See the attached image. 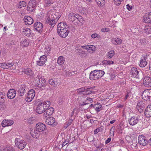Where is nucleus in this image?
I'll use <instances>...</instances> for the list:
<instances>
[{"label": "nucleus", "mask_w": 151, "mask_h": 151, "mask_svg": "<svg viewBox=\"0 0 151 151\" xmlns=\"http://www.w3.org/2000/svg\"><path fill=\"white\" fill-rule=\"evenodd\" d=\"M146 57L144 56L143 59H141L140 61L139 66L141 67H144L147 65L146 61Z\"/></svg>", "instance_id": "obj_25"}, {"label": "nucleus", "mask_w": 151, "mask_h": 151, "mask_svg": "<svg viewBox=\"0 0 151 151\" xmlns=\"http://www.w3.org/2000/svg\"><path fill=\"white\" fill-rule=\"evenodd\" d=\"M50 105V102L47 101L39 103L37 106L36 109V112L38 114H42L47 110Z\"/></svg>", "instance_id": "obj_1"}, {"label": "nucleus", "mask_w": 151, "mask_h": 151, "mask_svg": "<svg viewBox=\"0 0 151 151\" xmlns=\"http://www.w3.org/2000/svg\"><path fill=\"white\" fill-rule=\"evenodd\" d=\"M86 89V87H82L79 89H78L77 90V91L78 93H81L82 92H85Z\"/></svg>", "instance_id": "obj_47"}, {"label": "nucleus", "mask_w": 151, "mask_h": 151, "mask_svg": "<svg viewBox=\"0 0 151 151\" xmlns=\"http://www.w3.org/2000/svg\"><path fill=\"white\" fill-rule=\"evenodd\" d=\"M28 5L35 9L37 5V2L35 0H31L28 3Z\"/></svg>", "instance_id": "obj_34"}, {"label": "nucleus", "mask_w": 151, "mask_h": 151, "mask_svg": "<svg viewBox=\"0 0 151 151\" xmlns=\"http://www.w3.org/2000/svg\"><path fill=\"white\" fill-rule=\"evenodd\" d=\"M14 150L13 148L10 147H8L5 149V151H13Z\"/></svg>", "instance_id": "obj_56"}, {"label": "nucleus", "mask_w": 151, "mask_h": 151, "mask_svg": "<svg viewBox=\"0 0 151 151\" xmlns=\"http://www.w3.org/2000/svg\"><path fill=\"white\" fill-rule=\"evenodd\" d=\"M143 83L146 87H149L151 86V76H146L143 79Z\"/></svg>", "instance_id": "obj_6"}, {"label": "nucleus", "mask_w": 151, "mask_h": 151, "mask_svg": "<svg viewBox=\"0 0 151 151\" xmlns=\"http://www.w3.org/2000/svg\"><path fill=\"white\" fill-rule=\"evenodd\" d=\"M37 130H32L30 132L31 135L34 138L37 139L39 138L40 136V133L37 132Z\"/></svg>", "instance_id": "obj_26"}, {"label": "nucleus", "mask_w": 151, "mask_h": 151, "mask_svg": "<svg viewBox=\"0 0 151 151\" xmlns=\"http://www.w3.org/2000/svg\"><path fill=\"white\" fill-rule=\"evenodd\" d=\"M16 91L14 89H11L8 92L7 97L10 99H14L15 96Z\"/></svg>", "instance_id": "obj_15"}, {"label": "nucleus", "mask_w": 151, "mask_h": 151, "mask_svg": "<svg viewBox=\"0 0 151 151\" xmlns=\"http://www.w3.org/2000/svg\"><path fill=\"white\" fill-rule=\"evenodd\" d=\"M14 65V63H6V65L7 67V69H8L9 68H10L13 66Z\"/></svg>", "instance_id": "obj_53"}, {"label": "nucleus", "mask_w": 151, "mask_h": 151, "mask_svg": "<svg viewBox=\"0 0 151 151\" xmlns=\"http://www.w3.org/2000/svg\"><path fill=\"white\" fill-rule=\"evenodd\" d=\"M26 3L25 1H22L19 2V4L18 5V7L19 8H21L23 7H25L26 6Z\"/></svg>", "instance_id": "obj_40"}, {"label": "nucleus", "mask_w": 151, "mask_h": 151, "mask_svg": "<svg viewBox=\"0 0 151 151\" xmlns=\"http://www.w3.org/2000/svg\"><path fill=\"white\" fill-rule=\"evenodd\" d=\"M65 61L63 57L62 56L59 57L58 59L57 62L60 65L63 64Z\"/></svg>", "instance_id": "obj_35"}, {"label": "nucleus", "mask_w": 151, "mask_h": 151, "mask_svg": "<svg viewBox=\"0 0 151 151\" xmlns=\"http://www.w3.org/2000/svg\"><path fill=\"white\" fill-rule=\"evenodd\" d=\"M105 74L104 71L98 70L91 71L90 73V78L91 80H96L101 78Z\"/></svg>", "instance_id": "obj_2"}, {"label": "nucleus", "mask_w": 151, "mask_h": 151, "mask_svg": "<svg viewBox=\"0 0 151 151\" xmlns=\"http://www.w3.org/2000/svg\"><path fill=\"white\" fill-rule=\"evenodd\" d=\"M114 1L115 4L116 5L119 6L121 4L122 0H114Z\"/></svg>", "instance_id": "obj_49"}, {"label": "nucleus", "mask_w": 151, "mask_h": 151, "mask_svg": "<svg viewBox=\"0 0 151 151\" xmlns=\"http://www.w3.org/2000/svg\"><path fill=\"white\" fill-rule=\"evenodd\" d=\"M145 115L147 117L151 116V105H148L145 109L144 111Z\"/></svg>", "instance_id": "obj_23"}, {"label": "nucleus", "mask_w": 151, "mask_h": 151, "mask_svg": "<svg viewBox=\"0 0 151 151\" xmlns=\"http://www.w3.org/2000/svg\"><path fill=\"white\" fill-rule=\"evenodd\" d=\"M81 47L82 48L85 49L88 51L89 50V52H91V51L94 52L96 50V47L93 45L81 46Z\"/></svg>", "instance_id": "obj_24"}, {"label": "nucleus", "mask_w": 151, "mask_h": 151, "mask_svg": "<svg viewBox=\"0 0 151 151\" xmlns=\"http://www.w3.org/2000/svg\"><path fill=\"white\" fill-rule=\"evenodd\" d=\"M79 112L78 108V107H75L73 109L72 112L71 117H72L73 115H76L78 114Z\"/></svg>", "instance_id": "obj_39"}, {"label": "nucleus", "mask_w": 151, "mask_h": 151, "mask_svg": "<svg viewBox=\"0 0 151 151\" xmlns=\"http://www.w3.org/2000/svg\"><path fill=\"white\" fill-rule=\"evenodd\" d=\"M72 121H73V119H70L68 120V121L66 123V124L68 125V126H69V125H70L71 124Z\"/></svg>", "instance_id": "obj_59"}, {"label": "nucleus", "mask_w": 151, "mask_h": 151, "mask_svg": "<svg viewBox=\"0 0 151 151\" xmlns=\"http://www.w3.org/2000/svg\"><path fill=\"white\" fill-rule=\"evenodd\" d=\"M5 95H4L3 93L1 92H0V103L1 104L4 103V96Z\"/></svg>", "instance_id": "obj_43"}, {"label": "nucleus", "mask_w": 151, "mask_h": 151, "mask_svg": "<svg viewBox=\"0 0 151 151\" xmlns=\"http://www.w3.org/2000/svg\"><path fill=\"white\" fill-rule=\"evenodd\" d=\"M39 78V82L40 84H39V85L40 84V86L41 87V86L42 87H47L48 86V85L46 83V81L44 79V78H41L40 79Z\"/></svg>", "instance_id": "obj_28"}, {"label": "nucleus", "mask_w": 151, "mask_h": 151, "mask_svg": "<svg viewBox=\"0 0 151 151\" xmlns=\"http://www.w3.org/2000/svg\"><path fill=\"white\" fill-rule=\"evenodd\" d=\"M139 121V119L137 116H132L129 119V122L131 125H134L137 124Z\"/></svg>", "instance_id": "obj_12"}, {"label": "nucleus", "mask_w": 151, "mask_h": 151, "mask_svg": "<svg viewBox=\"0 0 151 151\" xmlns=\"http://www.w3.org/2000/svg\"><path fill=\"white\" fill-rule=\"evenodd\" d=\"M45 122L47 124L51 126L55 127L57 123L55 122V119L53 117H49L46 119Z\"/></svg>", "instance_id": "obj_8"}, {"label": "nucleus", "mask_w": 151, "mask_h": 151, "mask_svg": "<svg viewBox=\"0 0 151 151\" xmlns=\"http://www.w3.org/2000/svg\"><path fill=\"white\" fill-rule=\"evenodd\" d=\"M127 7L128 10L129 11L131 10L132 9V6H130L129 4H127Z\"/></svg>", "instance_id": "obj_62"}, {"label": "nucleus", "mask_w": 151, "mask_h": 151, "mask_svg": "<svg viewBox=\"0 0 151 151\" xmlns=\"http://www.w3.org/2000/svg\"><path fill=\"white\" fill-rule=\"evenodd\" d=\"M138 142L139 144L143 146L146 145L148 143L145 137L142 135L139 136Z\"/></svg>", "instance_id": "obj_11"}, {"label": "nucleus", "mask_w": 151, "mask_h": 151, "mask_svg": "<svg viewBox=\"0 0 151 151\" xmlns=\"http://www.w3.org/2000/svg\"><path fill=\"white\" fill-rule=\"evenodd\" d=\"M36 129L38 132H42L46 129V125L44 124L39 122L36 124Z\"/></svg>", "instance_id": "obj_10"}, {"label": "nucleus", "mask_w": 151, "mask_h": 151, "mask_svg": "<svg viewBox=\"0 0 151 151\" xmlns=\"http://www.w3.org/2000/svg\"><path fill=\"white\" fill-rule=\"evenodd\" d=\"M148 143L147 144H149L151 146V137L150 139L147 141Z\"/></svg>", "instance_id": "obj_64"}, {"label": "nucleus", "mask_w": 151, "mask_h": 151, "mask_svg": "<svg viewBox=\"0 0 151 151\" xmlns=\"http://www.w3.org/2000/svg\"><path fill=\"white\" fill-rule=\"evenodd\" d=\"M102 63L105 65H110L114 64V62L112 60H104L103 61Z\"/></svg>", "instance_id": "obj_38"}, {"label": "nucleus", "mask_w": 151, "mask_h": 151, "mask_svg": "<svg viewBox=\"0 0 151 151\" xmlns=\"http://www.w3.org/2000/svg\"><path fill=\"white\" fill-rule=\"evenodd\" d=\"M49 83L51 85L53 86L54 87H56L58 85V83L52 79H50L49 81Z\"/></svg>", "instance_id": "obj_36"}, {"label": "nucleus", "mask_w": 151, "mask_h": 151, "mask_svg": "<svg viewBox=\"0 0 151 151\" xmlns=\"http://www.w3.org/2000/svg\"><path fill=\"white\" fill-rule=\"evenodd\" d=\"M78 21H79V19H77L76 18L74 20H73V24H76L78 23Z\"/></svg>", "instance_id": "obj_57"}, {"label": "nucleus", "mask_w": 151, "mask_h": 151, "mask_svg": "<svg viewBox=\"0 0 151 151\" xmlns=\"http://www.w3.org/2000/svg\"><path fill=\"white\" fill-rule=\"evenodd\" d=\"M46 22L47 24H49L50 25L55 24L56 21L54 19H51L50 17L47 18L46 19Z\"/></svg>", "instance_id": "obj_27"}, {"label": "nucleus", "mask_w": 151, "mask_h": 151, "mask_svg": "<svg viewBox=\"0 0 151 151\" xmlns=\"http://www.w3.org/2000/svg\"><path fill=\"white\" fill-rule=\"evenodd\" d=\"M91 88H87L86 87V89H85V93L84 94H85L86 95H89L91 94L92 92V91L90 90Z\"/></svg>", "instance_id": "obj_46"}, {"label": "nucleus", "mask_w": 151, "mask_h": 151, "mask_svg": "<svg viewBox=\"0 0 151 151\" xmlns=\"http://www.w3.org/2000/svg\"><path fill=\"white\" fill-rule=\"evenodd\" d=\"M97 4L99 5H103L104 4L105 1L104 0H95Z\"/></svg>", "instance_id": "obj_45"}, {"label": "nucleus", "mask_w": 151, "mask_h": 151, "mask_svg": "<svg viewBox=\"0 0 151 151\" xmlns=\"http://www.w3.org/2000/svg\"><path fill=\"white\" fill-rule=\"evenodd\" d=\"M53 3V2L52 0H46L45 1V7H49Z\"/></svg>", "instance_id": "obj_41"}, {"label": "nucleus", "mask_w": 151, "mask_h": 151, "mask_svg": "<svg viewBox=\"0 0 151 151\" xmlns=\"http://www.w3.org/2000/svg\"><path fill=\"white\" fill-rule=\"evenodd\" d=\"M35 9L33 8L32 6H29L28 4L27 6V10L29 11V12H32Z\"/></svg>", "instance_id": "obj_48"}, {"label": "nucleus", "mask_w": 151, "mask_h": 151, "mask_svg": "<svg viewBox=\"0 0 151 151\" xmlns=\"http://www.w3.org/2000/svg\"><path fill=\"white\" fill-rule=\"evenodd\" d=\"M139 71L137 70V69L135 67H132L130 71V73L133 77L136 78H139Z\"/></svg>", "instance_id": "obj_17"}, {"label": "nucleus", "mask_w": 151, "mask_h": 151, "mask_svg": "<svg viewBox=\"0 0 151 151\" xmlns=\"http://www.w3.org/2000/svg\"><path fill=\"white\" fill-rule=\"evenodd\" d=\"M24 20L26 24L30 25L33 22V20L32 18L28 16H25L24 17Z\"/></svg>", "instance_id": "obj_21"}, {"label": "nucleus", "mask_w": 151, "mask_h": 151, "mask_svg": "<svg viewBox=\"0 0 151 151\" xmlns=\"http://www.w3.org/2000/svg\"><path fill=\"white\" fill-rule=\"evenodd\" d=\"M144 31L147 33H150L151 32V28L148 25H145L144 29Z\"/></svg>", "instance_id": "obj_37"}, {"label": "nucleus", "mask_w": 151, "mask_h": 151, "mask_svg": "<svg viewBox=\"0 0 151 151\" xmlns=\"http://www.w3.org/2000/svg\"><path fill=\"white\" fill-rule=\"evenodd\" d=\"M100 131V128H98L96 129L94 131V133L95 134H96L98 133V132Z\"/></svg>", "instance_id": "obj_58"}, {"label": "nucleus", "mask_w": 151, "mask_h": 151, "mask_svg": "<svg viewBox=\"0 0 151 151\" xmlns=\"http://www.w3.org/2000/svg\"><path fill=\"white\" fill-rule=\"evenodd\" d=\"M69 142L67 140H65L62 144V147H64Z\"/></svg>", "instance_id": "obj_60"}, {"label": "nucleus", "mask_w": 151, "mask_h": 151, "mask_svg": "<svg viewBox=\"0 0 151 151\" xmlns=\"http://www.w3.org/2000/svg\"><path fill=\"white\" fill-rule=\"evenodd\" d=\"M101 31L103 32H107L109 31V29L108 28H104L101 29Z\"/></svg>", "instance_id": "obj_54"}, {"label": "nucleus", "mask_w": 151, "mask_h": 151, "mask_svg": "<svg viewBox=\"0 0 151 151\" xmlns=\"http://www.w3.org/2000/svg\"><path fill=\"white\" fill-rule=\"evenodd\" d=\"M23 32L25 35L29 37L31 35V30L29 28H24L23 29Z\"/></svg>", "instance_id": "obj_33"}, {"label": "nucleus", "mask_w": 151, "mask_h": 151, "mask_svg": "<svg viewBox=\"0 0 151 151\" xmlns=\"http://www.w3.org/2000/svg\"><path fill=\"white\" fill-rule=\"evenodd\" d=\"M111 140V137H109L105 141V143L106 144H107L110 142Z\"/></svg>", "instance_id": "obj_61"}, {"label": "nucleus", "mask_w": 151, "mask_h": 151, "mask_svg": "<svg viewBox=\"0 0 151 151\" xmlns=\"http://www.w3.org/2000/svg\"><path fill=\"white\" fill-rule=\"evenodd\" d=\"M26 86L24 85H21L18 91V94L20 96H22L26 92Z\"/></svg>", "instance_id": "obj_16"}, {"label": "nucleus", "mask_w": 151, "mask_h": 151, "mask_svg": "<svg viewBox=\"0 0 151 151\" xmlns=\"http://www.w3.org/2000/svg\"><path fill=\"white\" fill-rule=\"evenodd\" d=\"M68 28H69V27L66 22H62L58 24L57 30L61 31V29H68Z\"/></svg>", "instance_id": "obj_19"}, {"label": "nucleus", "mask_w": 151, "mask_h": 151, "mask_svg": "<svg viewBox=\"0 0 151 151\" xmlns=\"http://www.w3.org/2000/svg\"><path fill=\"white\" fill-rule=\"evenodd\" d=\"M21 45L22 46L27 47L29 43L27 41V40H24L21 42Z\"/></svg>", "instance_id": "obj_44"}, {"label": "nucleus", "mask_w": 151, "mask_h": 151, "mask_svg": "<svg viewBox=\"0 0 151 151\" xmlns=\"http://www.w3.org/2000/svg\"><path fill=\"white\" fill-rule=\"evenodd\" d=\"M115 54L114 51L113 50H111L108 52L106 54V57L109 58H111L113 56H114Z\"/></svg>", "instance_id": "obj_32"}, {"label": "nucleus", "mask_w": 151, "mask_h": 151, "mask_svg": "<svg viewBox=\"0 0 151 151\" xmlns=\"http://www.w3.org/2000/svg\"><path fill=\"white\" fill-rule=\"evenodd\" d=\"M43 27V24L40 22H36L34 24V28L35 30L39 33L42 32Z\"/></svg>", "instance_id": "obj_9"}, {"label": "nucleus", "mask_w": 151, "mask_h": 151, "mask_svg": "<svg viewBox=\"0 0 151 151\" xmlns=\"http://www.w3.org/2000/svg\"><path fill=\"white\" fill-rule=\"evenodd\" d=\"M14 123L13 121L11 120L4 119L1 122V125L3 127L11 126Z\"/></svg>", "instance_id": "obj_18"}, {"label": "nucleus", "mask_w": 151, "mask_h": 151, "mask_svg": "<svg viewBox=\"0 0 151 151\" xmlns=\"http://www.w3.org/2000/svg\"><path fill=\"white\" fill-rule=\"evenodd\" d=\"M68 29H61V31L57 30V31L61 37L65 38L67 36L69 33V31Z\"/></svg>", "instance_id": "obj_13"}, {"label": "nucleus", "mask_w": 151, "mask_h": 151, "mask_svg": "<svg viewBox=\"0 0 151 151\" xmlns=\"http://www.w3.org/2000/svg\"><path fill=\"white\" fill-rule=\"evenodd\" d=\"M47 58L46 55H44L40 56L39 60L37 61V65L39 66L43 65L47 61Z\"/></svg>", "instance_id": "obj_7"}, {"label": "nucleus", "mask_w": 151, "mask_h": 151, "mask_svg": "<svg viewBox=\"0 0 151 151\" xmlns=\"http://www.w3.org/2000/svg\"><path fill=\"white\" fill-rule=\"evenodd\" d=\"M0 66L3 68L7 69L6 63H3L0 64Z\"/></svg>", "instance_id": "obj_50"}, {"label": "nucleus", "mask_w": 151, "mask_h": 151, "mask_svg": "<svg viewBox=\"0 0 151 151\" xmlns=\"http://www.w3.org/2000/svg\"><path fill=\"white\" fill-rule=\"evenodd\" d=\"M142 98L146 101H149L151 99V89H146L143 92Z\"/></svg>", "instance_id": "obj_4"}, {"label": "nucleus", "mask_w": 151, "mask_h": 151, "mask_svg": "<svg viewBox=\"0 0 151 151\" xmlns=\"http://www.w3.org/2000/svg\"><path fill=\"white\" fill-rule=\"evenodd\" d=\"M131 93L129 92H127L126 93V94L125 96V98L124 99V100H126L127 99H128L129 97L131 96Z\"/></svg>", "instance_id": "obj_52"}, {"label": "nucleus", "mask_w": 151, "mask_h": 151, "mask_svg": "<svg viewBox=\"0 0 151 151\" xmlns=\"http://www.w3.org/2000/svg\"><path fill=\"white\" fill-rule=\"evenodd\" d=\"M109 75L110 76L111 78H114L115 77V75L114 74L111 73H109Z\"/></svg>", "instance_id": "obj_63"}, {"label": "nucleus", "mask_w": 151, "mask_h": 151, "mask_svg": "<svg viewBox=\"0 0 151 151\" xmlns=\"http://www.w3.org/2000/svg\"><path fill=\"white\" fill-rule=\"evenodd\" d=\"M143 21L146 23H151V12L145 15L144 16Z\"/></svg>", "instance_id": "obj_20"}, {"label": "nucleus", "mask_w": 151, "mask_h": 151, "mask_svg": "<svg viewBox=\"0 0 151 151\" xmlns=\"http://www.w3.org/2000/svg\"><path fill=\"white\" fill-rule=\"evenodd\" d=\"M35 91L33 89L30 90L27 94L26 101L27 102H30L32 101L35 96Z\"/></svg>", "instance_id": "obj_5"}, {"label": "nucleus", "mask_w": 151, "mask_h": 151, "mask_svg": "<svg viewBox=\"0 0 151 151\" xmlns=\"http://www.w3.org/2000/svg\"><path fill=\"white\" fill-rule=\"evenodd\" d=\"M28 122L30 124H34V123L35 122V121L34 120L33 118H31L29 119L28 120Z\"/></svg>", "instance_id": "obj_51"}, {"label": "nucleus", "mask_w": 151, "mask_h": 151, "mask_svg": "<svg viewBox=\"0 0 151 151\" xmlns=\"http://www.w3.org/2000/svg\"><path fill=\"white\" fill-rule=\"evenodd\" d=\"M136 108H137L139 112L142 113L143 112L145 108V105L143 101H138L136 106Z\"/></svg>", "instance_id": "obj_14"}, {"label": "nucleus", "mask_w": 151, "mask_h": 151, "mask_svg": "<svg viewBox=\"0 0 151 151\" xmlns=\"http://www.w3.org/2000/svg\"><path fill=\"white\" fill-rule=\"evenodd\" d=\"M15 144L16 147L21 150L23 149L27 145V143L25 141L17 138H15Z\"/></svg>", "instance_id": "obj_3"}, {"label": "nucleus", "mask_w": 151, "mask_h": 151, "mask_svg": "<svg viewBox=\"0 0 151 151\" xmlns=\"http://www.w3.org/2000/svg\"><path fill=\"white\" fill-rule=\"evenodd\" d=\"M102 106L101 104L99 103H97L93 106V108L97 112H99L101 110V108Z\"/></svg>", "instance_id": "obj_31"}, {"label": "nucleus", "mask_w": 151, "mask_h": 151, "mask_svg": "<svg viewBox=\"0 0 151 151\" xmlns=\"http://www.w3.org/2000/svg\"><path fill=\"white\" fill-rule=\"evenodd\" d=\"M47 109L46 111L43 114V116L45 118L47 117V116L51 115L54 112V109L52 107H50Z\"/></svg>", "instance_id": "obj_22"}, {"label": "nucleus", "mask_w": 151, "mask_h": 151, "mask_svg": "<svg viewBox=\"0 0 151 151\" xmlns=\"http://www.w3.org/2000/svg\"><path fill=\"white\" fill-rule=\"evenodd\" d=\"M76 18L75 17L74 14L73 13H70L69 15V19L70 21H73Z\"/></svg>", "instance_id": "obj_42"}, {"label": "nucleus", "mask_w": 151, "mask_h": 151, "mask_svg": "<svg viewBox=\"0 0 151 151\" xmlns=\"http://www.w3.org/2000/svg\"><path fill=\"white\" fill-rule=\"evenodd\" d=\"M113 44L115 45H120L122 42V40L119 38H115L112 40Z\"/></svg>", "instance_id": "obj_30"}, {"label": "nucleus", "mask_w": 151, "mask_h": 151, "mask_svg": "<svg viewBox=\"0 0 151 151\" xmlns=\"http://www.w3.org/2000/svg\"><path fill=\"white\" fill-rule=\"evenodd\" d=\"M24 73L30 77L33 76L34 73L33 72L30 68H27L24 71Z\"/></svg>", "instance_id": "obj_29"}, {"label": "nucleus", "mask_w": 151, "mask_h": 151, "mask_svg": "<svg viewBox=\"0 0 151 151\" xmlns=\"http://www.w3.org/2000/svg\"><path fill=\"white\" fill-rule=\"evenodd\" d=\"M100 36L97 34H93L91 35V37L93 38H95L96 37L99 38Z\"/></svg>", "instance_id": "obj_55"}]
</instances>
